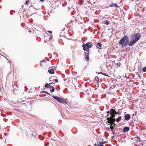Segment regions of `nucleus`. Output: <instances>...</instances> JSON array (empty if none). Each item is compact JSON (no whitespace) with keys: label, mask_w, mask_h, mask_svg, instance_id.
I'll return each instance as SVG.
<instances>
[{"label":"nucleus","mask_w":146,"mask_h":146,"mask_svg":"<svg viewBox=\"0 0 146 146\" xmlns=\"http://www.w3.org/2000/svg\"><path fill=\"white\" fill-rule=\"evenodd\" d=\"M89 50H88V52H87V55L86 57H85V58L86 59V60L87 61H88L89 60Z\"/></svg>","instance_id":"15"},{"label":"nucleus","mask_w":146,"mask_h":146,"mask_svg":"<svg viewBox=\"0 0 146 146\" xmlns=\"http://www.w3.org/2000/svg\"><path fill=\"white\" fill-rule=\"evenodd\" d=\"M93 46L92 44L90 42H88L86 44H83L82 45L83 49L84 51H86L88 52V49L91 48Z\"/></svg>","instance_id":"3"},{"label":"nucleus","mask_w":146,"mask_h":146,"mask_svg":"<svg viewBox=\"0 0 146 146\" xmlns=\"http://www.w3.org/2000/svg\"><path fill=\"white\" fill-rule=\"evenodd\" d=\"M46 61L45 60H42L40 62V65L41 67L44 66L45 64V62Z\"/></svg>","instance_id":"12"},{"label":"nucleus","mask_w":146,"mask_h":146,"mask_svg":"<svg viewBox=\"0 0 146 146\" xmlns=\"http://www.w3.org/2000/svg\"><path fill=\"white\" fill-rule=\"evenodd\" d=\"M97 45L96 47L98 49L99 48V47H101L102 46L101 44L99 42L97 43Z\"/></svg>","instance_id":"17"},{"label":"nucleus","mask_w":146,"mask_h":146,"mask_svg":"<svg viewBox=\"0 0 146 146\" xmlns=\"http://www.w3.org/2000/svg\"><path fill=\"white\" fill-rule=\"evenodd\" d=\"M110 7H118V6L116 4H113L110 5Z\"/></svg>","instance_id":"16"},{"label":"nucleus","mask_w":146,"mask_h":146,"mask_svg":"<svg viewBox=\"0 0 146 146\" xmlns=\"http://www.w3.org/2000/svg\"><path fill=\"white\" fill-rule=\"evenodd\" d=\"M95 80L96 81H98L99 80V78L97 76L95 77Z\"/></svg>","instance_id":"20"},{"label":"nucleus","mask_w":146,"mask_h":146,"mask_svg":"<svg viewBox=\"0 0 146 146\" xmlns=\"http://www.w3.org/2000/svg\"><path fill=\"white\" fill-rule=\"evenodd\" d=\"M52 35H51V37L49 38V41H51V40H52Z\"/></svg>","instance_id":"27"},{"label":"nucleus","mask_w":146,"mask_h":146,"mask_svg":"<svg viewBox=\"0 0 146 146\" xmlns=\"http://www.w3.org/2000/svg\"><path fill=\"white\" fill-rule=\"evenodd\" d=\"M1 51V50H0V51Z\"/></svg>","instance_id":"42"},{"label":"nucleus","mask_w":146,"mask_h":146,"mask_svg":"<svg viewBox=\"0 0 146 146\" xmlns=\"http://www.w3.org/2000/svg\"><path fill=\"white\" fill-rule=\"evenodd\" d=\"M52 97L60 103L64 104H67L66 102L64 100L60 98L58 96H53Z\"/></svg>","instance_id":"4"},{"label":"nucleus","mask_w":146,"mask_h":146,"mask_svg":"<svg viewBox=\"0 0 146 146\" xmlns=\"http://www.w3.org/2000/svg\"><path fill=\"white\" fill-rule=\"evenodd\" d=\"M48 72L50 74H54V68H51L50 69H49Z\"/></svg>","instance_id":"11"},{"label":"nucleus","mask_w":146,"mask_h":146,"mask_svg":"<svg viewBox=\"0 0 146 146\" xmlns=\"http://www.w3.org/2000/svg\"><path fill=\"white\" fill-rule=\"evenodd\" d=\"M129 38L127 36H124L119 42V44L122 47H125L127 46L129 42Z\"/></svg>","instance_id":"2"},{"label":"nucleus","mask_w":146,"mask_h":146,"mask_svg":"<svg viewBox=\"0 0 146 146\" xmlns=\"http://www.w3.org/2000/svg\"><path fill=\"white\" fill-rule=\"evenodd\" d=\"M129 130V127H125L123 129V131L124 132H125L126 131H128Z\"/></svg>","instance_id":"14"},{"label":"nucleus","mask_w":146,"mask_h":146,"mask_svg":"<svg viewBox=\"0 0 146 146\" xmlns=\"http://www.w3.org/2000/svg\"><path fill=\"white\" fill-rule=\"evenodd\" d=\"M52 97L60 103L64 104H67L66 102L64 100L60 98L58 96H53Z\"/></svg>","instance_id":"5"},{"label":"nucleus","mask_w":146,"mask_h":146,"mask_svg":"<svg viewBox=\"0 0 146 146\" xmlns=\"http://www.w3.org/2000/svg\"><path fill=\"white\" fill-rule=\"evenodd\" d=\"M117 64V65H119V66H120V63H118Z\"/></svg>","instance_id":"32"},{"label":"nucleus","mask_w":146,"mask_h":146,"mask_svg":"<svg viewBox=\"0 0 146 146\" xmlns=\"http://www.w3.org/2000/svg\"><path fill=\"white\" fill-rule=\"evenodd\" d=\"M143 72L146 71V66L143 68Z\"/></svg>","instance_id":"23"},{"label":"nucleus","mask_w":146,"mask_h":146,"mask_svg":"<svg viewBox=\"0 0 146 146\" xmlns=\"http://www.w3.org/2000/svg\"><path fill=\"white\" fill-rule=\"evenodd\" d=\"M113 126H115V124L114 123V124H113Z\"/></svg>","instance_id":"36"},{"label":"nucleus","mask_w":146,"mask_h":146,"mask_svg":"<svg viewBox=\"0 0 146 146\" xmlns=\"http://www.w3.org/2000/svg\"><path fill=\"white\" fill-rule=\"evenodd\" d=\"M30 1L31 0H26L25 4L27 5H28Z\"/></svg>","instance_id":"19"},{"label":"nucleus","mask_w":146,"mask_h":146,"mask_svg":"<svg viewBox=\"0 0 146 146\" xmlns=\"http://www.w3.org/2000/svg\"><path fill=\"white\" fill-rule=\"evenodd\" d=\"M121 116H119L118 117V118L116 119V122H118L120 121L121 120Z\"/></svg>","instance_id":"18"},{"label":"nucleus","mask_w":146,"mask_h":146,"mask_svg":"<svg viewBox=\"0 0 146 146\" xmlns=\"http://www.w3.org/2000/svg\"><path fill=\"white\" fill-rule=\"evenodd\" d=\"M116 114H111V116L110 117H109V115H107L106 116L107 120H115V119L114 118L115 117V115Z\"/></svg>","instance_id":"7"},{"label":"nucleus","mask_w":146,"mask_h":146,"mask_svg":"<svg viewBox=\"0 0 146 146\" xmlns=\"http://www.w3.org/2000/svg\"><path fill=\"white\" fill-rule=\"evenodd\" d=\"M22 25H23V24H21V25L22 26Z\"/></svg>","instance_id":"40"},{"label":"nucleus","mask_w":146,"mask_h":146,"mask_svg":"<svg viewBox=\"0 0 146 146\" xmlns=\"http://www.w3.org/2000/svg\"><path fill=\"white\" fill-rule=\"evenodd\" d=\"M125 77H126V78H128V77H127V76H125Z\"/></svg>","instance_id":"39"},{"label":"nucleus","mask_w":146,"mask_h":146,"mask_svg":"<svg viewBox=\"0 0 146 146\" xmlns=\"http://www.w3.org/2000/svg\"><path fill=\"white\" fill-rule=\"evenodd\" d=\"M29 11L33 13V12L32 11H35L36 10V9L35 8L33 7H32L31 6L29 8Z\"/></svg>","instance_id":"13"},{"label":"nucleus","mask_w":146,"mask_h":146,"mask_svg":"<svg viewBox=\"0 0 146 146\" xmlns=\"http://www.w3.org/2000/svg\"><path fill=\"white\" fill-rule=\"evenodd\" d=\"M110 129L112 130L113 129V128H114V126H110Z\"/></svg>","instance_id":"26"},{"label":"nucleus","mask_w":146,"mask_h":146,"mask_svg":"<svg viewBox=\"0 0 146 146\" xmlns=\"http://www.w3.org/2000/svg\"><path fill=\"white\" fill-rule=\"evenodd\" d=\"M40 1H44V0H40Z\"/></svg>","instance_id":"37"},{"label":"nucleus","mask_w":146,"mask_h":146,"mask_svg":"<svg viewBox=\"0 0 146 146\" xmlns=\"http://www.w3.org/2000/svg\"><path fill=\"white\" fill-rule=\"evenodd\" d=\"M101 143H102V144H104V143H104V142H101Z\"/></svg>","instance_id":"35"},{"label":"nucleus","mask_w":146,"mask_h":146,"mask_svg":"<svg viewBox=\"0 0 146 146\" xmlns=\"http://www.w3.org/2000/svg\"><path fill=\"white\" fill-rule=\"evenodd\" d=\"M49 84L46 83L45 85V86L46 88H50V90L51 92H53L54 91V87L50 85Z\"/></svg>","instance_id":"6"},{"label":"nucleus","mask_w":146,"mask_h":146,"mask_svg":"<svg viewBox=\"0 0 146 146\" xmlns=\"http://www.w3.org/2000/svg\"><path fill=\"white\" fill-rule=\"evenodd\" d=\"M107 120L108 121H107V122L109 123L110 124V126H112L113 124H114L115 121V120H113L111 119Z\"/></svg>","instance_id":"10"},{"label":"nucleus","mask_w":146,"mask_h":146,"mask_svg":"<svg viewBox=\"0 0 146 146\" xmlns=\"http://www.w3.org/2000/svg\"><path fill=\"white\" fill-rule=\"evenodd\" d=\"M141 35L139 33H136L132 35L131 37L132 40L129 42V46H131L134 45L140 38Z\"/></svg>","instance_id":"1"},{"label":"nucleus","mask_w":146,"mask_h":146,"mask_svg":"<svg viewBox=\"0 0 146 146\" xmlns=\"http://www.w3.org/2000/svg\"><path fill=\"white\" fill-rule=\"evenodd\" d=\"M107 114H116V111L115 110L111 108L110 109V111H108L107 112Z\"/></svg>","instance_id":"8"},{"label":"nucleus","mask_w":146,"mask_h":146,"mask_svg":"<svg viewBox=\"0 0 146 146\" xmlns=\"http://www.w3.org/2000/svg\"><path fill=\"white\" fill-rule=\"evenodd\" d=\"M54 80H55V82H58V80L57 79H54Z\"/></svg>","instance_id":"28"},{"label":"nucleus","mask_w":146,"mask_h":146,"mask_svg":"<svg viewBox=\"0 0 146 146\" xmlns=\"http://www.w3.org/2000/svg\"><path fill=\"white\" fill-rule=\"evenodd\" d=\"M48 32L49 33H52V31H48Z\"/></svg>","instance_id":"29"},{"label":"nucleus","mask_w":146,"mask_h":146,"mask_svg":"<svg viewBox=\"0 0 146 146\" xmlns=\"http://www.w3.org/2000/svg\"><path fill=\"white\" fill-rule=\"evenodd\" d=\"M42 92H43V93H44L46 94H47L48 95H50V94L49 93L47 92H46L45 91H42Z\"/></svg>","instance_id":"25"},{"label":"nucleus","mask_w":146,"mask_h":146,"mask_svg":"<svg viewBox=\"0 0 146 146\" xmlns=\"http://www.w3.org/2000/svg\"><path fill=\"white\" fill-rule=\"evenodd\" d=\"M84 53H86V52H84Z\"/></svg>","instance_id":"41"},{"label":"nucleus","mask_w":146,"mask_h":146,"mask_svg":"<svg viewBox=\"0 0 146 146\" xmlns=\"http://www.w3.org/2000/svg\"><path fill=\"white\" fill-rule=\"evenodd\" d=\"M95 146H98L99 145V144H97L96 143L95 144Z\"/></svg>","instance_id":"30"},{"label":"nucleus","mask_w":146,"mask_h":146,"mask_svg":"<svg viewBox=\"0 0 146 146\" xmlns=\"http://www.w3.org/2000/svg\"><path fill=\"white\" fill-rule=\"evenodd\" d=\"M29 31L30 33H31V31L30 30H29Z\"/></svg>","instance_id":"33"},{"label":"nucleus","mask_w":146,"mask_h":146,"mask_svg":"<svg viewBox=\"0 0 146 146\" xmlns=\"http://www.w3.org/2000/svg\"><path fill=\"white\" fill-rule=\"evenodd\" d=\"M101 74H103V75H104L105 76H109L108 75H107V74H106L105 73H104L102 72V73H101Z\"/></svg>","instance_id":"24"},{"label":"nucleus","mask_w":146,"mask_h":146,"mask_svg":"<svg viewBox=\"0 0 146 146\" xmlns=\"http://www.w3.org/2000/svg\"><path fill=\"white\" fill-rule=\"evenodd\" d=\"M124 117L126 120H128L130 119L131 116L129 114H126L125 115Z\"/></svg>","instance_id":"9"},{"label":"nucleus","mask_w":146,"mask_h":146,"mask_svg":"<svg viewBox=\"0 0 146 146\" xmlns=\"http://www.w3.org/2000/svg\"><path fill=\"white\" fill-rule=\"evenodd\" d=\"M118 110L117 111V112H116V113H116V114H118V115H121V113H119V111L120 110Z\"/></svg>","instance_id":"21"},{"label":"nucleus","mask_w":146,"mask_h":146,"mask_svg":"<svg viewBox=\"0 0 146 146\" xmlns=\"http://www.w3.org/2000/svg\"><path fill=\"white\" fill-rule=\"evenodd\" d=\"M102 73V72H99L98 73V74H101V73Z\"/></svg>","instance_id":"34"},{"label":"nucleus","mask_w":146,"mask_h":146,"mask_svg":"<svg viewBox=\"0 0 146 146\" xmlns=\"http://www.w3.org/2000/svg\"><path fill=\"white\" fill-rule=\"evenodd\" d=\"M99 146H103V145H100Z\"/></svg>","instance_id":"38"},{"label":"nucleus","mask_w":146,"mask_h":146,"mask_svg":"<svg viewBox=\"0 0 146 146\" xmlns=\"http://www.w3.org/2000/svg\"><path fill=\"white\" fill-rule=\"evenodd\" d=\"M49 84L50 85L51 84H54V83L53 82L51 83H50L49 84Z\"/></svg>","instance_id":"31"},{"label":"nucleus","mask_w":146,"mask_h":146,"mask_svg":"<svg viewBox=\"0 0 146 146\" xmlns=\"http://www.w3.org/2000/svg\"><path fill=\"white\" fill-rule=\"evenodd\" d=\"M110 22L108 20H106L105 24L107 25H108L109 24Z\"/></svg>","instance_id":"22"}]
</instances>
